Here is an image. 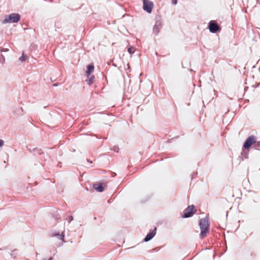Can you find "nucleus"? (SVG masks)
I'll use <instances>...</instances> for the list:
<instances>
[{
	"label": "nucleus",
	"instance_id": "1",
	"mask_svg": "<svg viewBox=\"0 0 260 260\" xmlns=\"http://www.w3.org/2000/svg\"><path fill=\"white\" fill-rule=\"evenodd\" d=\"M199 225L201 230L200 238L202 239L205 238L209 232L210 223L209 218L206 216L203 218H201L199 221Z\"/></svg>",
	"mask_w": 260,
	"mask_h": 260
},
{
	"label": "nucleus",
	"instance_id": "2",
	"mask_svg": "<svg viewBox=\"0 0 260 260\" xmlns=\"http://www.w3.org/2000/svg\"><path fill=\"white\" fill-rule=\"evenodd\" d=\"M20 15L18 13H12L5 16L2 22L3 24L7 23H17L20 20Z\"/></svg>",
	"mask_w": 260,
	"mask_h": 260
},
{
	"label": "nucleus",
	"instance_id": "3",
	"mask_svg": "<svg viewBox=\"0 0 260 260\" xmlns=\"http://www.w3.org/2000/svg\"><path fill=\"white\" fill-rule=\"evenodd\" d=\"M196 211L197 210L193 205L188 206L187 208L184 210L182 217L184 218L190 217L196 213Z\"/></svg>",
	"mask_w": 260,
	"mask_h": 260
},
{
	"label": "nucleus",
	"instance_id": "4",
	"mask_svg": "<svg viewBox=\"0 0 260 260\" xmlns=\"http://www.w3.org/2000/svg\"><path fill=\"white\" fill-rule=\"evenodd\" d=\"M208 28L210 32L215 34L221 30V27L215 20H211L208 23Z\"/></svg>",
	"mask_w": 260,
	"mask_h": 260
},
{
	"label": "nucleus",
	"instance_id": "5",
	"mask_svg": "<svg viewBox=\"0 0 260 260\" xmlns=\"http://www.w3.org/2000/svg\"><path fill=\"white\" fill-rule=\"evenodd\" d=\"M255 137L250 136L248 137L243 144V148L245 149H249L251 146H253L255 143Z\"/></svg>",
	"mask_w": 260,
	"mask_h": 260
},
{
	"label": "nucleus",
	"instance_id": "6",
	"mask_svg": "<svg viewBox=\"0 0 260 260\" xmlns=\"http://www.w3.org/2000/svg\"><path fill=\"white\" fill-rule=\"evenodd\" d=\"M153 4L149 0H144L143 1V10L150 14L152 12Z\"/></svg>",
	"mask_w": 260,
	"mask_h": 260
},
{
	"label": "nucleus",
	"instance_id": "7",
	"mask_svg": "<svg viewBox=\"0 0 260 260\" xmlns=\"http://www.w3.org/2000/svg\"><path fill=\"white\" fill-rule=\"evenodd\" d=\"M156 228H155L151 232L148 233L146 237H145V238L144 239V241L147 242L151 240L156 235Z\"/></svg>",
	"mask_w": 260,
	"mask_h": 260
},
{
	"label": "nucleus",
	"instance_id": "8",
	"mask_svg": "<svg viewBox=\"0 0 260 260\" xmlns=\"http://www.w3.org/2000/svg\"><path fill=\"white\" fill-rule=\"evenodd\" d=\"M162 27V25L159 21H157L153 28V32L155 35H157L159 30Z\"/></svg>",
	"mask_w": 260,
	"mask_h": 260
},
{
	"label": "nucleus",
	"instance_id": "9",
	"mask_svg": "<svg viewBox=\"0 0 260 260\" xmlns=\"http://www.w3.org/2000/svg\"><path fill=\"white\" fill-rule=\"evenodd\" d=\"M105 187H106V185L102 183L94 184L93 185V187L95 189V190L99 192H103L104 190Z\"/></svg>",
	"mask_w": 260,
	"mask_h": 260
},
{
	"label": "nucleus",
	"instance_id": "10",
	"mask_svg": "<svg viewBox=\"0 0 260 260\" xmlns=\"http://www.w3.org/2000/svg\"><path fill=\"white\" fill-rule=\"evenodd\" d=\"M13 113L16 116H21L23 114V110L22 107H16L14 108Z\"/></svg>",
	"mask_w": 260,
	"mask_h": 260
},
{
	"label": "nucleus",
	"instance_id": "11",
	"mask_svg": "<svg viewBox=\"0 0 260 260\" xmlns=\"http://www.w3.org/2000/svg\"><path fill=\"white\" fill-rule=\"evenodd\" d=\"M28 150L30 151V152L33 153L35 155H41L43 153L42 149L38 148H35L33 149L28 148Z\"/></svg>",
	"mask_w": 260,
	"mask_h": 260
},
{
	"label": "nucleus",
	"instance_id": "12",
	"mask_svg": "<svg viewBox=\"0 0 260 260\" xmlns=\"http://www.w3.org/2000/svg\"><path fill=\"white\" fill-rule=\"evenodd\" d=\"M94 69L93 64H89L87 66L86 76L87 77L90 76L91 73L93 71Z\"/></svg>",
	"mask_w": 260,
	"mask_h": 260
},
{
	"label": "nucleus",
	"instance_id": "13",
	"mask_svg": "<svg viewBox=\"0 0 260 260\" xmlns=\"http://www.w3.org/2000/svg\"><path fill=\"white\" fill-rule=\"evenodd\" d=\"M94 76L90 75V76L87 77V79L86 80V81L87 82V84L90 85L94 82Z\"/></svg>",
	"mask_w": 260,
	"mask_h": 260
},
{
	"label": "nucleus",
	"instance_id": "14",
	"mask_svg": "<svg viewBox=\"0 0 260 260\" xmlns=\"http://www.w3.org/2000/svg\"><path fill=\"white\" fill-rule=\"evenodd\" d=\"M53 236H57L58 239H59L60 240H61L62 241H63V239H64V235H63L62 234H60L59 233H55V234H54L53 235Z\"/></svg>",
	"mask_w": 260,
	"mask_h": 260
},
{
	"label": "nucleus",
	"instance_id": "15",
	"mask_svg": "<svg viewBox=\"0 0 260 260\" xmlns=\"http://www.w3.org/2000/svg\"><path fill=\"white\" fill-rule=\"evenodd\" d=\"M135 49L134 47H132V46H130L127 49V51L130 54H133L135 52Z\"/></svg>",
	"mask_w": 260,
	"mask_h": 260
},
{
	"label": "nucleus",
	"instance_id": "16",
	"mask_svg": "<svg viewBox=\"0 0 260 260\" xmlns=\"http://www.w3.org/2000/svg\"><path fill=\"white\" fill-rule=\"evenodd\" d=\"M253 147L255 149H258L259 147H260V141H256L255 139V143H254Z\"/></svg>",
	"mask_w": 260,
	"mask_h": 260
},
{
	"label": "nucleus",
	"instance_id": "17",
	"mask_svg": "<svg viewBox=\"0 0 260 260\" xmlns=\"http://www.w3.org/2000/svg\"><path fill=\"white\" fill-rule=\"evenodd\" d=\"M241 154L242 156L243 157H244V158H247L248 157V153L245 150H243L241 152Z\"/></svg>",
	"mask_w": 260,
	"mask_h": 260
},
{
	"label": "nucleus",
	"instance_id": "18",
	"mask_svg": "<svg viewBox=\"0 0 260 260\" xmlns=\"http://www.w3.org/2000/svg\"><path fill=\"white\" fill-rule=\"evenodd\" d=\"M119 147L117 146H114L112 149V150L115 152H118L119 151Z\"/></svg>",
	"mask_w": 260,
	"mask_h": 260
},
{
	"label": "nucleus",
	"instance_id": "19",
	"mask_svg": "<svg viewBox=\"0 0 260 260\" xmlns=\"http://www.w3.org/2000/svg\"><path fill=\"white\" fill-rule=\"evenodd\" d=\"M5 61L4 56L3 55H0V62L3 63Z\"/></svg>",
	"mask_w": 260,
	"mask_h": 260
},
{
	"label": "nucleus",
	"instance_id": "20",
	"mask_svg": "<svg viewBox=\"0 0 260 260\" xmlns=\"http://www.w3.org/2000/svg\"><path fill=\"white\" fill-rule=\"evenodd\" d=\"M19 59L21 62H23L25 60V56L24 53H22V56L19 58Z\"/></svg>",
	"mask_w": 260,
	"mask_h": 260
},
{
	"label": "nucleus",
	"instance_id": "21",
	"mask_svg": "<svg viewBox=\"0 0 260 260\" xmlns=\"http://www.w3.org/2000/svg\"><path fill=\"white\" fill-rule=\"evenodd\" d=\"M66 219L68 220L69 222L70 223L71 221L73 220V217L71 215H70Z\"/></svg>",
	"mask_w": 260,
	"mask_h": 260
},
{
	"label": "nucleus",
	"instance_id": "22",
	"mask_svg": "<svg viewBox=\"0 0 260 260\" xmlns=\"http://www.w3.org/2000/svg\"><path fill=\"white\" fill-rule=\"evenodd\" d=\"M4 145V142L3 140L0 139V148L3 147Z\"/></svg>",
	"mask_w": 260,
	"mask_h": 260
},
{
	"label": "nucleus",
	"instance_id": "23",
	"mask_svg": "<svg viewBox=\"0 0 260 260\" xmlns=\"http://www.w3.org/2000/svg\"><path fill=\"white\" fill-rule=\"evenodd\" d=\"M172 3L173 5H176L177 3V0H172Z\"/></svg>",
	"mask_w": 260,
	"mask_h": 260
},
{
	"label": "nucleus",
	"instance_id": "24",
	"mask_svg": "<svg viewBox=\"0 0 260 260\" xmlns=\"http://www.w3.org/2000/svg\"><path fill=\"white\" fill-rule=\"evenodd\" d=\"M11 256L12 257H14H14H15V256H16V254H15V253H12L11 254Z\"/></svg>",
	"mask_w": 260,
	"mask_h": 260
},
{
	"label": "nucleus",
	"instance_id": "25",
	"mask_svg": "<svg viewBox=\"0 0 260 260\" xmlns=\"http://www.w3.org/2000/svg\"><path fill=\"white\" fill-rule=\"evenodd\" d=\"M52 86H53V87H56V86H58V84H57V83H54V84H53L52 85Z\"/></svg>",
	"mask_w": 260,
	"mask_h": 260
},
{
	"label": "nucleus",
	"instance_id": "26",
	"mask_svg": "<svg viewBox=\"0 0 260 260\" xmlns=\"http://www.w3.org/2000/svg\"><path fill=\"white\" fill-rule=\"evenodd\" d=\"M8 50V49H6V50H5V49H2V50H1V52H2V51H5V52H6V51H7Z\"/></svg>",
	"mask_w": 260,
	"mask_h": 260
},
{
	"label": "nucleus",
	"instance_id": "27",
	"mask_svg": "<svg viewBox=\"0 0 260 260\" xmlns=\"http://www.w3.org/2000/svg\"><path fill=\"white\" fill-rule=\"evenodd\" d=\"M197 175V173H194L192 175V177L191 179H192V178H193V176H196Z\"/></svg>",
	"mask_w": 260,
	"mask_h": 260
},
{
	"label": "nucleus",
	"instance_id": "28",
	"mask_svg": "<svg viewBox=\"0 0 260 260\" xmlns=\"http://www.w3.org/2000/svg\"><path fill=\"white\" fill-rule=\"evenodd\" d=\"M53 258L52 257H50L49 258H48V259H43V260H52Z\"/></svg>",
	"mask_w": 260,
	"mask_h": 260
},
{
	"label": "nucleus",
	"instance_id": "29",
	"mask_svg": "<svg viewBox=\"0 0 260 260\" xmlns=\"http://www.w3.org/2000/svg\"><path fill=\"white\" fill-rule=\"evenodd\" d=\"M87 161H88V162H90V163H92V161H90V160H89V159H87Z\"/></svg>",
	"mask_w": 260,
	"mask_h": 260
},
{
	"label": "nucleus",
	"instance_id": "30",
	"mask_svg": "<svg viewBox=\"0 0 260 260\" xmlns=\"http://www.w3.org/2000/svg\"><path fill=\"white\" fill-rule=\"evenodd\" d=\"M59 217H57V216H56V217H55V219H59Z\"/></svg>",
	"mask_w": 260,
	"mask_h": 260
},
{
	"label": "nucleus",
	"instance_id": "31",
	"mask_svg": "<svg viewBox=\"0 0 260 260\" xmlns=\"http://www.w3.org/2000/svg\"><path fill=\"white\" fill-rule=\"evenodd\" d=\"M16 251H17V250H16V249H15V250H14L12 252H16Z\"/></svg>",
	"mask_w": 260,
	"mask_h": 260
}]
</instances>
